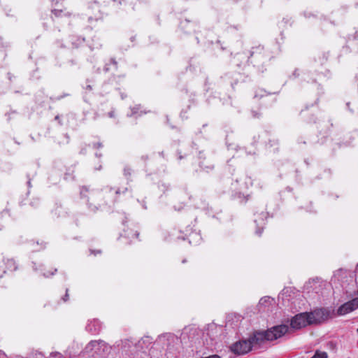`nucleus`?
<instances>
[{
    "label": "nucleus",
    "mask_w": 358,
    "mask_h": 358,
    "mask_svg": "<svg viewBox=\"0 0 358 358\" xmlns=\"http://www.w3.org/2000/svg\"><path fill=\"white\" fill-rule=\"evenodd\" d=\"M67 292H68V289H66V295H65V298H64V301H67V299H68V294H67Z\"/></svg>",
    "instance_id": "14"
},
{
    "label": "nucleus",
    "mask_w": 358,
    "mask_h": 358,
    "mask_svg": "<svg viewBox=\"0 0 358 358\" xmlns=\"http://www.w3.org/2000/svg\"><path fill=\"white\" fill-rule=\"evenodd\" d=\"M54 13H55V15H58V13H59V11H57V10H55V11H54Z\"/></svg>",
    "instance_id": "17"
},
{
    "label": "nucleus",
    "mask_w": 358,
    "mask_h": 358,
    "mask_svg": "<svg viewBox=\"0 0 358 358\" xmlns=\"http://www.w3.org/2000/svg\"><path fill=\"white\" fill-rule=\"evenodd\" d=\"M271 301H273V299L270 297H264L260 299L259 303L263 304L264 303L271 302Z\"/></svg>",
    "instance_id": "10"
},
{
    "label": "nucleus",
    "mask_w": 358,
    "mask_h": 358,
    "mask_svg": "<svg viewBox=\"0 0 358 358\" xmlns=\"http://www.w3.org/2000/svg\"><path fill=\"white\" fill-rule=\"evenodd\" d=\"M87 89L89 90H92L91 85H87Z\"/></svg>",
    "instance_id": "16"
},
{
    "label": "nucleus",
    "mask_w": 358,
    "mask_h": 358,
    "mask_svg": "<svg viewBox=\"0 0 358 358\" xmlns=\"http://www.w3.org/2000/svg\"><path fill=\"white\" fill-rule=\"evenodd\" d=\"M310 325L317 324L327 320L328 314L325 310L317 309L310 313H307Z\"/></svg>",
    "instance_id": "3"
},
{
    "label": "nucleus",
    "mask_w": 358,
    "mask_h": 358,
    "mask_svg": "<svg viewBox=\"0 0 358 358\" xmlns=\"http://www.w3.org/2000/svg\"><path fill=\"white\" fill-rule=\"evenodd\" d=\"M252 115H253L254 117H259V114L257 113L254 112V111H252Z\"/></svg>",
    "instance_id": "13"
},
{
    "label": "nucleus",
    "mask_w": 358,
    "mask_h": 358,
    "mask_svg": "<svg viewBox=\"0 0 358 358\" xmlns=\"http://www.w3.org/2000/svg\"><path fill=\"white\" fill-rule=\"evenodd\" d=\"M358 308V299L355 298L341 306L337 310L338 315H346Z\"/></svg>",
    "instance_id": "5"
},
{
    "label": "nucleus",
    "mask_w": 358,
    "mask_h": 358,
    "mask_svg": "<svg viewBox=\"0 0 358 358\" xmlns=\"http://www.w3.org/2000/svg\"><path fill=\"white\" fill-rule=\"evenodd\" d=\"M264 340L267 341V331L264 332H256L249 338L252 346L261 344Z\"/></svg>",
    "instance_id": "6"
},
{
    "label": "nucleus",
    "mask_w": 358,
    "mask_h": 358,
    "mask_svg": "<svg viewBox=\"0 0 358 358\" xmlns=\"http://www.w3.org/2000/svg\"><path fill=\"white\" fill-rule=\"evenodd\" d=\"M6 266V270H5L3 272L6 273L8 271H13L16 269V265L15 262L13 259H7L6 262L5 263Z\"/></svg>",
    "instance_id": "9"
},
{
    "label": "nucleus",
    "mask_w": 358,
    "mask_h": 358,
    "mask_svg": "<svg viewBox=\"0 0 358 358\" xmlns=\"http://www.w3.org/2000/svg\"><path fill=\"white\" fill-rule=\"evenodd\" d=\"M288 330V326L285 324L273 327L267 330V341L276 340L284 336Z\"/></svg>",
    "instance_id": "2"
},
{
    "label": "nucleus",
    "mask_w": 358,
    "mask_h": 358,
    "mask_svg": "<svg viewBox=\"0 0 358 358\" xmlns=\"http://www.w3.org/2000/svg\"><path fill=\"white\" fill-rule=\"evenodd\" d=\"M92 20V17H89V21H91Z\"/></svg>",
    "instance_id": "19"
},
{
    "label": "nucleus",
    "mask_w": 358,
    "mask_h": 358,
    "mask_svg": "<svg viewBox=\"0 0 358 358\" xmlns=\"http://www.w3.org/2000/svg\"><path fill=\"white\" fill-rule=\"evenodd\" d=\"M89 189L86 187H83L80 190V194L82 196H85L86 193L88 192Z\"/></svg>",
    "instance_id": "11"
},
{
    "label": "nucleus",
    "mask_w": 358,
    "mask_h": 358,
    "mask_svg": "<svg viewBox=\"0 0 358 358\" xmlns=\"http://www.w3.org/2000/svg\"><path fill=\"white\" fill-rule=\"evenodd\" d=\"M86 329L92 334H98L101 329V324L98 320H93L87 325Z\"/></svg>",
    "instance_id": "8"
},
{
    "label": "nucleus",
    "mask_w": 358,
    "mask_h": 358,
    "mask_svg": "<svg viewBox=\"0 0 358 358\" xmlns=\"http://www.w3.org/2000/svg\"><path fill=\"white\" fill-rule=\"evenodd\" d=\"M252 345L248 340H242L238 342L234 343L231 345L230 350L232 352L237 355H243L248 352H250L252 349Z\"/></svg>",
    "instance_id": "1"
},
{
    "label": "nucleus",
    "mask_w": 358,
    "mask_h": 358,
    "mask_svg": "<svg viewBox=\"0 0 358 358\" xmlns=\"http://www.w3.org/2000/svg\"><path fill=\"white\" fill-rule=\"evenodd\" d=\"M134 235H135L136 237H138V234L137 232H136V233L134 234Z\"/></svg>",
    "instance_id": "18"
},
{
    "label": "nucleus",
    "mask_w": 358,
    "mask_h": 358,
    "mask_svg": "<svg viewBox=\"0 0 358 358\" xmlns=\"http://www.w3.org/2000/svg\"><path fill=\"white\" fill-rule=\"evenodd\" d=\"M101 18H102V15H101V13H99V15H96V16H95V18H94V19H95L96 20H99V19H101Z\"/></svg>",
    "instance_id": "12"
},
{
    "label": "nucleus",
    "mask_w": 358,
    "mask_h": 358,
    "mask_svg": "<svg viewBox=\"0 0 358 358\" xmlns=\"http://www.w3.org/2000/svg\"><path fill=\"white\" fill-rule=\"evenodd\" d=\"M290 325L294 329H300L310 325L307 313H302L296 315L291 320Z\"/></svg>",
    "instance_id": "4"
},
{
    "label": "nucleus",
    "mask_w": 358,
    "mask_h": 358,
    "mask_svg": "<svg viewBox=\"0 0 358 358\" xmlns=\"http://www.w3.org/2000/svg\"><path fill=\"white\" fill-rule=\"evenodd\" d=\"M257 234H259L260 235V234H261V233H262V231H257Z\"/></svg>",
    "instance_id": "20"
},
{
    "label": "nucleus",
    "mask_w": 358,
    "mask_h": 358,
    "mask_svg": "<svg viewBox=\"0 0 358 358\" xmlns=\"http://www.w3.org/2000/svg\"><path fill=\"white\" fill-rule=\"evenodd\" d=\"M104 345L103 341H92L89 343L85 348V350L87 352H94L95 354H98L99 348Z\"/></svg>",
    "instance_id": "7"
},
{
    "label": "nucleus",
    "mask_w": 358,
    "mask_h": 358,
    "mask_svg": "<svg viewBox=\"0 0 358 358\" xmlns=\"http://www.w3.org/2000/svg\"><path fill=\"white\" fill-rule=\"evenodd\" d=\"M357 332H358V329H357Z\"/></svg>",
    "instance_id": "21"
},
{
    "label": "nucleus",
    "mask_w": 358,
    "mask_h": 358,
    "mask_svg": "<svg viewBox=\"0 0 358 358\" xmlns=\"http://www.w3.org/2000/svg\"><path fill=\"white\" fill-rule=\"evenodd\" d=\"M110 61L113 64L117 65V62L114 59H111Z\"/></svg>",
    "instance_id": "15"
}]
</instances>
